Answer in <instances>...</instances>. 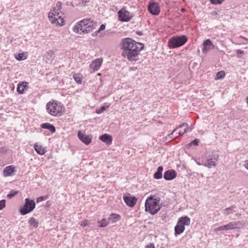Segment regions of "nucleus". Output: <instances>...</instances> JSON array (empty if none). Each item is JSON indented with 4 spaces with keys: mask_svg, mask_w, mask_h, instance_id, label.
Segmentation results:
<instances>
[{
    "mask_svg": "<svg viewBox=\"0 0 248 248\" xmlns=\"http://www.w3.org/2000/svg\"><path fill=\"white\" fill-rule=\"evenodd\" d=\"M155 197V196L151 195L147 198L145 202V211L152 215L156 214L160 209L159 200Z\"/></svg>",
    "mask_w": 248,
    "mask_h": 248,
    "instance_id": "7ed1b4c3",
    "label": "nucleus"
},
{
    "mask_svg": "<svg viewBox=\"0 0 248 248\" xmlns=\"http://www.w3.org/2000/svg\"><path fill=\"white\" fill-rule=\"evenodd\" d=\"M90 224V222L88 220H84L80 223V226L82 227H85Z\"/></svg>",
    "mask_w": 248,
    "mask_h": 248,
    "instance_id": "58836bf2",
    "label": "nucleus"
},
{
    "mask_svg": "<svg viewBox=\"0 0 248 248\" xmlns=\"http://www.w3.org/2000/svg\"><path fill=\"white\" fill-rule=\"evenodd\" d=\"M48 196H40L36 199V202L39 203L43 201H46L47 199Z\"/></svg>",
    "mask_w": 248,
    "mask_h": 248,
    "instance_id": "c9c22d12",
    "label": "nucleus"
},
{
    "mask_svg": "<svg viewBox=\"0 0 248 248\" xmlns=\"http://www.w3.org/2000/svg\"><path fill=\"white\" fill-rule=\"evenodd\" d=\"M145 248H155V245L153 243H150L149 245H147Z\"/></svg>",
    "mask_w": 248,
    "mask_h": 248,
    "instance_id": "37998d69",
    "label": "nucleus"
},
{
    "mask_svg": "<svg viewBox=\"0 0 248 248\" xmlns=\"http://www.w3.org/2000/svg\"><path fill=\"white\" fill-rule=\"evenodd\" d=\"M17 193L18 192L17 191L11 190L7 195V197L9 199H11L12 198L15 196L17 194Z\"/></svg>",
    "mask_w": 248,
    "mask_h": 248,
    "instance_id": "f704fd0d",
    "label": "nucleus"
},
{
    "mask_svg": "<svg viewBox=\"0 0 248 248\" xmlns=\"http://www.w3.org/2000/svg\"><path fill=\"white\" fill-rule=\"evenodd\" d=\"M137 34H139V35H141L142 34V33L140 31L139 32H137Z\"/></svg>",
    "mask_w": 248,
    "mask_h": 248,
    "instance_id": "de8ad7c7",
    "label": "nucleus"
},
{
    "mask_svg": "<svg viewBox=\"0 0 248 248\" xmlns=\"http://www.w3.org/2000/svg\"><path fill=\"white\" fill-rule=\"evenodd\" d=\"M225 0H209L210 2L214 5H219L223 3Z\"/></svg>",
    "mask_w": 248,
    "mask_h": 248,
    "instance_id": "72a5a7b5",
    "label": "nucleus"
},
{
    "mask_svg": "<svg viewBox=\"0 0 248 248\" xmlns=\"http://www.w3.org/2000/svg\"><path fill=\"white\" fill-rule=\"evenodd\" d=\"M100 31H99V29L95 31L96 33H99Z\"/></svg>",
    "mask_w": 248,
    "mask_h": 248,
    "instance_id": "09e8293b",
    "label": "nucleus"
},
{
    "mask_svg": "<svg viewBox=\"0 0 248 248\" xmlns=\"http://www.w3.org/2000/svg\"><path fill=\"white\" fill-rule=\"evenodd\" d=\"M196 163L199 165H202L204 166V164H205L204 160H202V161L201 162L197 161Z\"/></svg>",
    "mask_w": 248,
    "mask_h": 248,
    "instance_id": "c03bdc74",
    "label": "nucleus"
},
{
    "mask_svg": "<svg viewBox=\"0 0 248 248\" xmlns=\"http://www.w3.org/2000/svg\"><path fill=\"white\" fill-rule=\"evenodd\" d=\"M236 53L238 54H243L244 51L240 49H238L236 50Z\"/></svg>",
    "mask_w": 248,
    "mask_h": 248,
    "instance_id": "a18cd8bd",
    "label": "nucleus"
},
{
    "mask_svg": "<svg viewBox=\"0 0 248 248\" xmlns=\"http://www.w3.org/2000/svg\"><path fill=\"white\" fill-rule=\"evenodd\" d=\"M177 130V128L174 129L170 134H168L167 136L164 138V140L165 141L169 142L172 139V136L173 133Z\"/></svg>",
    "mask_w": 248,
    "mask_h": 248,
    "instance_id": "7c9ffc66",
    "label": "nucleus"
},
{
    "mask_svg": "<svg viewBox=\"0 0 248 248\" xmlns=\"http://www.w3.org/2000/svg\"><path fill=\"white\" fill-rule=\"evenodd\" d=\"M218 155H209L206 160L204 161V166L208 168H211L213 167H215L216 165V162L217 160Z\"/></svg>",
    "mask_w": 248,
    "mask_h": 248,
    "instance_id": "9d476101",
    "label": "nucleus"
},
{
    "mask_svg": "<svg viewBox=\"0 0 248 248\" xmlns=\"http://www.w3.org/2000/svg\"><path fill=\"white\" fill-rule=\"evenodd\" d=\"M225 73L223 71H220L217 73L216 74V78L217 79H221L225 77Z\"/></svg>",
    "mask_w": 248,
    "mask_h": 248,
    "instance_id": "473e14b6",
    "label": "nucleus"
},
{
    "mask_svg": "<svg viewBox=\"0 0 248 248\" xmlns=\"http://www.w3.org/2000/svg\"><path fill=\"white\" fill-rule=\"evenodd\" d=\"M106 26L105 24H101L99 28V31L104 30L105 29Z\"/></svg>",
    "mask_w": 248,
    "mask_h": 248,
    "instance_id": "79ce46f5",
    "label": "nucleus"
},
{
    "mask_svg": "<svg viewBox=\"0 0 248 248\" xmlns=\"http://www.w3.org/2000/svg\"><path fill=\"white\" fill-rule=\"evenodd\" d=\"M73 78L77 83L79 84L81 83L82 76L80 74H75L73 75Z\"/></svg>",
    "mask_w": 248,
    "mask_h": 248,
    "instance_id": "c756f323",
    "label": "nucleus"
},
{
    "mask_svg": "<svg viewBox=\"0 0 248 248\" xmlns=\"http://www.w3.org/2000/svg\"><path fill=\"white\" fill-rule=\"evenodd\" d=\"M123 200L125 204L130 207H134L137 203V199L130 194L127 193L124 195Z\"/></svg>",
    "mask_w": 248,
    "mask_h": 248,
    "instance_id": "1a4fd4ad",
    "label": "nucleus"
},
{
    "mask_svg": "<svg viewBox=\"0 0 248 248\" xmlns=\"http://www.w3.org/2000/svg\"><path fill=\"white\" fill-rule=\"evenodd\" d=\"M148 10L153 15H158L160 11V7L156 2H153L149 3Z\"/></svg>",
    "mask_w": 248,
    "mask_h": 248,
    "instance_id": "9b49d317",
    "label": "nucleus"
},
{
    "mask_svg": "<svg viewBox=\"0 0 248 248\" xmlns=\"http://www.w3.org/2000/svg\"><path fill=\"white\" fill-rule=\"evenodd\" d=\"M187 41V37L186 35L175 36L169 40L168 44L170 48H177L182 46Z\"/></svg>",
    "mask_w": 248,
    "mask_h": 248,
    "instance_id": "39448f33",
    "label": "nucleus"
},
{
    "mask_svg": "<svg viewBox=\"0 0 248 248\" xmlns=\"http://www.w3.org/2000/svg\"><path fill=\"white\" fill-rule=\"evenodd\" d=\"M78 137L82 142L86 145L89 144L92 140V137L91 135H85L79 131L78 132Z\"/></svg>",
    "mask_w": 248,
    "mask_h": 248,
    "instance_id": "ddd939ff",
    "label": "nucleus"
},
{
    "mask_svg": "<svg viewBox=\"0 0 248 248\" xmlns=\"http://www.w3.org/2000/svg\"><path fill=\"white\" fill-rule=\"evenodd\" d=\"M245 167L248 170V160L245 161Z\"/></svg>",
    "mask_w": 248,
    "mask_h": 248,
    "instance_id": "49530a36",
    "label": "nucleus"
},
{
    "mask_svg": "<svg viewBox=\"0 0 248 248\" xmlns=\"http://www.w3.org/2000/svg\"><path fill=\"white\" fill-rule=\"evenodd\" d=\"M203 48L202 51L203 53H206L214 47V45L209 39H206L202 44Z\"/></svg>",
    "mask_w": 248,
    "mask_h": 248,
    "instance_id": "dca6fc26",
    "label": "nucleus"
},
{
    "mask_svg": "<svg viewBox=\"0 0 248 248\" xmlns=\"http://www.w3.org/2000/svg\"><path fill=\"white\" fill-rule=\"evenodd\" d=\"M144 45L130 38H123L121 43L122 55L129 62L138 60L140 52L144 48Z\"/></svg>",
    "mask_w": 248,
    "mask_h": 248,
    "instance_id": "f257e3e1",
    "label": "nucleus"
},
{
    "mask_svg": "<svg viewBox=\"0 0 248 248\" xmlns=\"http://www.w3.org/2000/svg\"><path fill=\"white\" fill-rule=\"evenodd\" d=\"M177 176L176 172L173 170H169L165 171L164 178L166 180H171Z\"/></svg>",
    "mask_w": 248,
    "mask_h": 248,
    "instance_id": "f3484780",
    "label": "nucleus"
},
{
    "mask_svg": "<svg viewBox=\"0 0 248 248\" xmlns=\"http://www.w3.org/2000/svg\"><path fill=\"white\" fill-rule=\"evenodd\" d=\"M241 38H243L244 39H245V38L244 37H242V36H240Z\"/></svg>",
    "mask_w": 248,
    "mask_h": 248,
    "instance_id": "3c124183",
    "label": "nucleus"
},
{
    "mask_svg": "<svg viewBox=\"0 0 248 248\" xmlns=\"http://www.w3.org/2000/svg\"><path fill=\"white\" fill-rule=\"evenodd\" d=\"M15 57L18 61H23L27 58V56L24 53H20L15 55Z\"/></svg>",
    "mask_w": 248,
    "mask_h": 248,
    "instance_id": "2f4dec72",
    "label": "nucleus"
},
{
    "mask_svg": "<svg viewBox=\"0 0 248 248\" xmlns=\"http://www.w3.org/2000/svg\"><path fill=\"white\" fill-rule=\"evenodd\" d=\"M109 106V104L106 103H105L104 106L96 109V113L97 114H101L103 112H104L107 108H108Z\"/></svg>",
    "mask_w": 248,
    "mask_h": 248,
    "instance_id": "c85d7f7f",
    "label": "nucleus"
},
{
    "mask_svg": "<svg viewBox=\"0 0 248 248\" xmlns=\"http://www.w3.org/2000/svg\"><path fill=\"white\" fill-rule=\"evenodd\" d=\"M28 223L31 226H32L34 228H36L38 226L39 222L38 221L35 219L33 217H31Z\"/></svg>",
    "mask_w": 248,
    "mask_h": 248,
    "instance_id": "cd10ccee",
    "label": "nucleus"
},
{
    "mask_svg": "<svg viewBox=\"0 0 248 248\" xmlns=\"http://www.w3.org/2000/svg\"><path fill=\"white\" fill-rule=\"evenodd\" d=\"M246 101H247V103L248 105V97H247Z\"/></svg>",
    "mask_w": 248,
    "mask_h": 248,
    "instance_id": "8fccbe9b",
    "label": "nucleus"
},
{
    "mask_svg": "<svg viewBox=\"0 0 248 248\" xmlns=\"http://www.w3.org/2000/svg\"><path fill=\"white\" fill-rule=\"evenodd\" d=\"M176 128H177V130H179L178 131V136H182L189 130V127L187 123H183Z\"/></svg>",
    "mask_w": 248,
    "mask_h": 248,
    "instance_id": "6ab92c4d",
    "label": "nucleus"
},
{
    "mask_svg": "<svg viewBox=\"0 0 248 248\" xmlns=\"http://www.w3.org/2000/svg\"><path fill=\"white\" fill-rule=\"evenodd\" d=\"M118 16L120 21L128 22L132 18L133 16L124 8H123L118 12Z\"/></svg>",
    "mask_w": 248,
    "mask_h": 248,
    "instance_id": "6e6552de",
    "label": "nucleus"
},
{
    "mask_svg": "<svg viewBox=\"0 0 248 248\" xmlns=\"http://www.w3.org/2000/svg\"><path fill=\"white\" fill-rule=\"evenodd\" d=\"M232 208L230 207L225 209L224 214L225 215L227 216L230 214H232Z\"/></svg>",
    "mask_w": 248,
    "mask_h": 248,
    "instance_id": "e433bc0d",
    "label": "nucleus"
},
{
    "mask_svg": "<svg viewBox=\"0 0 248 248\" xmlns=\"http://www.w3.org/2000/svg\"><path fill=\"white\" fill-rule=\"evenodd\" d=\"M102 58L96 59L92 62L90 65V68L93 71H97L100 69L101 66L102 65Z\"/></svg>",
    "mask_w": 248,
    "mask_h": 248,
    "instance_id": "4468645a",
    "label": "nucleus"
},
{
    "mask_svg": "<svg viewBox=\"0 0 248 248\" xmlns=\"http://www.w3.org/2000/svg\"><path fill=\"white\" fill-rule=\"evenodd\" d=\"M41 127L43 129H48L52 133H55L56 131L55 127L50 123H43L41 124Z\"/></svg>",
    "mask_w": 248,
    "mask_h": 248,
    "instance_id": "4be33fe9",
    "label": "nucleus"
},
{
    "mask_svg": "<svg viewBox=\"0 0 248 248\" xmlns=\"http://www.w3.org/2000/svg\"><path fill=\"white\" fill-rule=\"evenodd\" d=\"M179 224L185 226H188L190 223V218L187 216L180 217L177 221Z\"/></svg>",
    "mask_w": 248,
    "mask_h": 248,
    "instance_id": "412c9836",
    "label": "nucleus"
},
{
    "mask_svg": "<svg viewBox=\"0 0 248 248\" xmlns=\"http://www.w3.org/2000/svg\"><path fill=\"white\" fill-rule=\"evenodd\" d=\"M238 225V223L236 222H232L230 223L219 226L215 229V231L216 232H219L224 230H230L236 228V226Z\"/></svg>",
    "mask_w": 248,
    "mask_h": 248,
    "instance_id": "f8f14e48",
    "label": "nucleus"
},
{
    "mask_svg": "<svg viewBox=\"0 0 248 248\" xmlns=\"http://www.w3.org/2000/svg\"><path fill=\"white\" fill-rule=\"evenodd\" d=\"M16 167L14 165H10L6 167L3 171L4 177L12 176L16 171Z\"/></svg>",
    "mask_w": 248,
    "mask_h": 248,
    "instance_id": "2eb2a0df",
    "label": "nucleus"
},
{
    "mask_svg": "<svg viewBox=\"0 0 248 248\" xmlns=\"http://www.w3.org/2000/svg\"><path fill=\"white\" fill-rule=\"evenodd\" d=\"M60 10L53 8L48 14L49 20L53 24L56 25L62 26L64 24V19L60 16Z\"/></svg>",
    "mask_w": 248,
    "mask_h": 248,
    "instance_id": "423d86ee",
    "label": "nucleus"
},
{
    "mask_svg": "<svg viewBox=\"0 0 248 248\" xmlns=\"http://www.w3.org/2000/svg\"><path fill=\"white\" fill-rule=\"evenodd\" d=\"M46 110L47 112L51 116H60L62 113V107L61 103L53 101L46 104Z\"/></svg>",
    "mask_w": 248,
    "mask_h": 248,
    "instance_id": "20e7f679",
    "label": "nucleus"
},
{
    "mask_svg": "<svg viewBox=\"0 0 248 248\" xmlns=\"http://www.w3.org/2000/svg\"><path fill=\"white\" fill-rule=\"evenodd\" d=\"M199 140L198 139H195L194 140H192L189 144L190 146H197L199 143Z\"/></svg>",
    "mask_w": 248,
    "mask_h": 248,
    "instance_id": "4c0bfd02",
    "label": "nucleus"
},
{
    "mask_svg": "<svg viewBox=\"0 0 248 248\" xmlns=\"http://www.w3.org/2000/svg\"><path fill=\"white\" fill-rule=\"evenodd\" d=\"M163 168L162 166H159L156 171L154 174V178L155 179H160L162 177V171Z\"/></svg>",
    "mask_w": 248,
    "mask_h": 248,
    "instance_id": "393cba45",
    "label": "nucleus"
},
{
    "mask_svg": "<svg viewBox=\"0 0 248 248\" xmlns=\"http://www.w3.org/2000/svg\"><path fill=\"white\" fill-rule=\"evenodd\" d=\"M185 229V227L183 225L179 224L177 222L176 225L174 228V232L175 235H177L182 233Z\"/></svg>",
    "mask_w": 248,
    "mask_h": 248,
    "instance_id": "5701e85b",
    "label": "nucleus"
},
{
    "mask_svg": "<svg viewBox=\"0 0 248 248\" xmlns=\"http://www.w3.org/2000/svg\"><path fill=\"white\" fill-rule=\"evenodd\" d=\"M120 219L121 216L119 215L113 213L111 214L108 217L109 223L111 222V223H116L119 221Z\"/></svg>",
    "mask_w": 248,
    "mask_h": 248,
    "instance_id": "b1692460",
    "label": "nucleus"
},
{
    "mask_svg": "<svg viewBox=\"0 0 248 248\" xmlns=\"http://www.w3.org/2000/svg\"><path fill=\"white\" fill-rule=\"evenodd\" d=\"M96 23L90 18H85L77 22L74 26L73 31L79 34L88 33L95 28Z\"/></svg>",
    "mask_w": 248,
    "mask_h": 248,
    "instance_id": "f03ea898",
    "label": "nucleus"
},
{
    "mask_svg": "<svg viewBox=\"0 0 248 248\" xmlns=\"http://www.w3.org/2000/svg\"><path fill=\"white\" fill-rule=\"evenodd\" d=\"M28 83L26 81L20 82L17 86L16 91L19 94H23L25 90L28 88Z\"/></svg>",
    "mask_w": 248,
    "mask_h": 248,
    "instance_id": "a211bd4d",
    "label": "nucleus"
},
{
    "mask_svg": "<svg viewBox=\"0 0 248 248\" xmlns=\"http://www.w3.org/2000/svg\"><path fill=\"white\" fill-rule=\"evenodd\" d=\"M50 53H51L52 54H53V52H52V51H51V52H50Z\"/></svg>",
    "mask_w": 248,
    "mask_h": 248,
    "instance_id": "603ef678",
    "label": "nucleus"
},
{
    "mask_svg": "<svg viewBox=\"0 0 248 248\" xmlns=\"http://www.w3.org/2000/svg\"><path fill=\"white\" fill-rule=\"evenodd\" d=\"M34 148L37 154L41 155H44L46 152L45 149H44L41 146L37 145V143L34 144Z\"/></svg>",
    "mask_w": 248,
    "mask_h": 248,
    "instance_id": "a878e982",
    "label": "nucleus"
},
{
    "mask_svg": "<svg viewBox=\"0 0 248 248\" xmlns=\"http://www.w3.org/2000/svg\"><path fill=\"white\" fill-rule=\"evenodd\" d=\"M62 3L60 1H58L56 3V6L54 7V8H56L57 9V11L58 10L61 11V9L62 8Z\"/></svg>",
    "mask_w": 248,
    "mask_h": 248,
    "instance_id": "a19ab883",
    "label": "nucleus"
},
{
    "mask_svg": "<svg viewBox=\"0 0 248 248\" xmlns=\"http://www.w3.org/2000/svg\"><path fill=\"white\" fill-rule=\"evenodd\" d=\"M6 206V201L5 200H2L0 201V210H2Z\"/></svg>",
    "mask_w": 248,
    "mask_h": 248,
    "instance_id": "ea45409f",
    "label": "nucleus"
},
{
    "mask_svg": "<svg viewBox=\"0 0 248 248\" xmlns=\"http://www.w3.org/2000/svg\"><path fill=\"white\" fill-rule=\"evenodd\" d=\"M97 223L99 224L98 227L104 228L109 224V221L108 219H107L106 218H103L100 221H98Z\"/></svg>",
    "mask_w": 248,
    "mask_h": 248,
    "instance_id": "bb28decb",
    "label": "nucleus"
},
{
    "mask_svg": "<svg viewBox=\"0 0 248 248\" xmlns=\"http://www.w3.org/2000/svg\"><path fill=\"white\" fill-rule=\"evenodd\" d=\"M36 204L33 200L26 198L24 205L20 207L19 211L21 215L24 216L32 212Z\"/></svg>",
    "mask_w": 248,
    "mask_h": 248,
    "instance_id": "0eeeda50",
    "label": "nucleus"
},
{
    "mask_svg": "<svg viewBox=\"0 0 248 248\" xmlns=\"http://www.w3.org/2000/svg\"><path fill=\"white\" fill-rule=\"evenodd\" d=\"M99 139L107 145H109L112 143V138L111 135L108 134H104L100 136Z\"/></svg>",
    "mask_w": 248,
    "mask_h": 248,
    "instance_id": "aec40b11",
    "label": "nucleus"
}]
</instances>
